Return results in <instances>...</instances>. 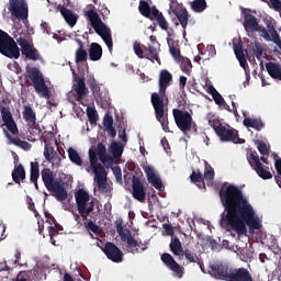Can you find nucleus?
Wrapping results in <instances>:
<instances>
[{
  "label": "nucleus",
  "mask_w": 281,
  "mask_h": 281,
  "mask_svg": "<svg viewBox=\"0 0 281 281\" xmlns=\"http://www.w3.org/2000/svg\"><path fill=\"white\" fill-rule=\"evenodd\" d=\"M220 199L224 207L220 226L226 232H235L237 236H245L249 229H262L260 218L243 190L234 184L224 183L220 189Z\"/></svg>",
  "instance_id": "1"
},
{
  "label": "nucleus",
  "mask_w": 281,
  "mask_h": 281,
  "mask_svg": "<svg viewBox=\"0 0 281 281\" xmlns=\"http://www.w3.org/2000/svg\"><path fill=\"white\" fill-rule=\"evenodd\" d=\"M172 82V74L170 71L162 69L159 74V93L153 92L150 97L151 105L154 106L156 120L161 124L162 131L165 133H170V127H168V97H166V91Z\"/></svg>",
  "instance_id": "2"
},
{
  "label": "nucleus",
  "mask_w": 281,
  "mask_h": 281,
  "mask_svg": "<svg viewBox=\"0 0 281 281\" xmlns=\"http://www.w3.org/2000/svg\"><path fill=\"white\" fill-rule=\"evenodd\" d=\"M0 113L2 116L3 124L2 131L3 135L9 139V144L13 146H18V148H22V150H30L32 148V144L26 140H22L19 137H13L12 135H19V126L12 116V112H10V108L5 105L0 106ZM5 126V128H3Z\"/></svg>",
  "instance_id": "3"
},
{
  "label": "nucleus",
  "mask_w": 281,
  "mask_h": 281,
  "mask_svg": "<svg viewBox=\"0 0 281 281\" xmlns=\"http://www.w3.org/2000/svg\"><path fill=\"white\" fill-rule=\"evenodd\" d=\"M209 126H212L213 131L220 137L221 142H233V144H245V139L238 136V132L235 128H227L221 120L212 112L205 116Z\"/></svg>",
  "instance_id": "4"
},
{
  "label": "nucleus",
  "mask_w": 281,
  "mask_h": 281,
  "mask_svg": "<svg viewBox=\"0 0 281 281\" xmlns=\"http://www.w3.org/2000/svg\"><path fill=\"white\" fill-rule=\"evenodd\" d=\"M42 181L48 192H52V196H55L57 201H67V189H65V182L61 179L56 178L54 171L49 168H44L41 171Z\"/></svg>",
  "instance_id": "5"
},
{
  "label": "nucleus",
  "mask_w": 281,
  "mask_h": 281,
  "mask_svg": "<svg viewBox=\"0 0 281 281\" xmlns=\"http://www.w3.org/2000/svg\"><path fill=\"white\" fill-rule=\"evenodd\" d=\"M122 223V220H117L115 222V227L122 243L126 244L127 251L133 255L146 251V249H148V243L135 239L133 233H131L130 229L124 228Z\"/></svg>",
  "instance_id": "6"
},
{
  "label": "nucleus",
  "mask_w": 281,
  "mask_h": 281,
  "mask_svg": "<svg viewBox=\"0 0 281 281\" xmlns=\"http://www.w3.org/2000/svg\"><path fill=\"white\" fill-rule=\"evenodd\" d=\"M75 201L79 214L74 213L75 221L80 222V216L83 221L95 210V202L91 200V195L85 189H79L75 192Z\"/></svg>",
  "instance_id": "7"
},
{
  "label": "nucleus",
  "mask_w": 281,
  "mask_h": 281,
  "mask_svg": "<svg viewBox=\"0 0 281 281\" xmlns=\"http://www.w3.org/2000/svg\"><path fill=\"white\" fill-rule=\"evenodd\" d=\"M86 16L90 21L91 27H93L94 32L101 36L102 41L105 43L109 52L113 50V37L111 36V29L102 22L100 15L94 10H88L86 12Z\"/></svg>",
  "instance_id": "8"
},
{
  "label": "nucleus",
  "mask_w": 281,
  "mask_h": 281,
  "mask_svg": "<svg viewBox=\"0 0 281 281\" xmlns=\"http://www.w3.org/2000/svg\"><path fill=\"white\" fill-rule=\"evenodd\" d=\"M90 168L94 175V183L100 192H108L109 183L106 180V169L98 162L95 149H89Z\"/></svg>",
  "instance_id": "9"
},
{
  "label": "nucleus",
  "mask_w": 281,
  "mask_h": 281,
  "mask_svg": "<svg viewBox=\"0 0 281 281\" xmlns=\"http://www.w3.org/2000/svg\"><path fill=\"white\" fill-rule=\"evenodd\" d=\"M24 77L26 80L32 82L34 90L37 93H41L42 98H45L46 100L52 98V94L49 93V87H47V83L45 82V76H43L41 69L37 67H27L26 75Z\"/></svg>",
  "instance_id": "10"
},
{
  "label": "nucleus",
  "mask_w": 281,
  "mask_h": 281,
  "mask_svg": "<svg viewBox=\"0 0 281 281\" xmlns=\"http://www.w3.org/2000/svg\"><path fill=\"white\" fill-rule=\"evenodd\" d=\"M9 12L18 21H27L30 18V7L27 0H9Z\"/></svg>",
  "instance_id": "11"
},
{
  "label": "nucleus",
  "mask_w": 281,
  "mask_h": 281,
  "mask_svg": "<svg viewBox=\"0 0 281 281\" xmlns=\"http://www.w3.org/2000/svg\"><path fill=\"white\" fill-rule=\"evenodd\" d=\"M172 115L176 125L178 126L179 131H181V133L186 134L189 133V131H192V124H194V121L192 120V114L190 112L173 109Z\"/></svg>",
  "instance_id": "12"
},
{
  "label": "nucleus",
  "mask_w": 281,
  "mask_h": 281,
  "mask_svg": "<svg viewBox=\"0 0 281 281\" xmlns=\"http://www.w3.org/2000/svg\"><path fill=\"white\" fill-rule=\"evenodd\" d=\"M247 161L249 166L257 172L258 177L260 179L267 180V179H273V175L270 173L269 167H263L262 162H260V156H258L257 151H250L247 155Z\"/></svg>",
  "instance_id": "13"
},
{
  "label": "nucleus",
  "mask_w": 281,
  "mask_h": 281,
  "mask_svg": "<svg viewBox=\"0 0 281 281\" xmlns=\"http://www.w3.org/2000/svg\"><path fill=\"white\" fill-rule=\"evenodd\" d=\"M134 53L138 58H146L147 60H151V63H155V60L160 64L159 54L157 53V47L154 45H142L138 42H135L133 45Z\"/></svg>",
  "instance_id": "14"
},
{
  "label": "nucleus",
  "mask_w": 281,
  "mask_h": 281,
  "mask_svg": "<svg viewBox=\"0 0 281 281\" xmlns=\"http://www.w3.org/2000/svg\"><path fill=\"white\" fill-rule=\"evenodd\" d=\"M16 43L20 45L21 52L23 56H25L26 60H41V53L34 47V45L30 44L27 40L19 37L16 38Z\"/></svg>",
  "instance_id": "15"
},
{
  "label": "nucleus",
  "mask_w": 281,
  "mask_h": 281,
  "mask_svg": "<svg viewBox=\"0 0 281 281\" xmlns=\"http://www.w3.org/2000/svg\"><path fill=\"white\" fill-rule=\"evenodd\" d=\"M103 254L106 256L108 260L112 262L120 263L124 260V252L113 243L106 241L103 249Z\"/></svg>",
  "instance_id": "16"
},
{
  "label": "nucleus",
  "mask_w": 281,
  "mask_h": 281,
  "mask_svg": "<svg viewBox=\"0 0 281 281\" xmlns=\"http://www.w3.org/2000/svg\"><path fill=\"white\" fill-rule=\"evenodd\" d=\"M210 274L215 278V280H225L231 281L232 276L234 274V270L229 269V267L224 265H213L210 267Z\"/></svg>",
  "instance_id": "17"
},
{
  "label": "nucleus",
  "mask_w": 281,
  "mask_h": 281,
  "mask_svg": "<svg viewBox=\"0 0 281 281\" xmlns=\"http://www.w3.org/2000/svg\"><path fill=\"white\" fill-rule=\"evenodd\" d=\"M132 190V195L136 201H139V203L146 202L147 189L146 187H144V182H142V179H139V177L133 176Z\"/></svg>",
  "instance_id": "18"
},
{
  "label": "nucleus",
  "mask_w": 281,
  "mask_h": 281,
  "mask_svg": "<svg viewBox=\"0 0 281 281\" xmlns=\"http://www.w3.org/2000/svg\"><path fill=\"white\" fill-rule=\"evenodd\" d=\"M0 54L14 60L21 58V49H19V44H16L13 37L0 48Z\"/></svg>",
  "instance_id": "19"
},
{
  "label": "nucleus",
  "mask_w": 281,
  "mask_h": 281,
  "mask_svg": "<svg viewBox=\"0 0 281 281\" xmlns=\"http://www.w3.org/2000/svg\"><path fill=\"white\" fill-rule=\"evenodd\" d=\"M161 261L164 265L167 266L170 271L177 276V278H183V274L186 273V268L181 267L177 261H175V258H172V255L165 252L161 255Z\"/></svg>",
  "instance_id": "20"
},
{
  "label": "nucleus",
  "mask_w": 281,
  "mask_h": 281,
  "mask_svg": "<svg viewBox=\"0 0 281 281\" xmlns=\"http://www.w3.org/2000/svg\"><path fill=\"white\" fill-rule=\"evenodd\" d=\"M75 82L72 86V91H75L77 95V101L85 99V95L89 94V88H87V83L85 82V78L77 77L75 78Z\"/></svg>",
  "instance_id": "21"
},
{
  "label": "nucleus",
  "mask_w": 281,
  "mask_h": 281,
  "mask_svg": "<svg viewBox=\"0 0 281 281\" xmlns=\"http://www.w3.org/2000/svg\"><path fill=\"white\" fill-rule=\"evenodd\" d=\"M57 10L60 12L61 16L70 27H74L76 23H78V14L74 13L71 10L60 4L57 7Z\"/></svg>",
  "instance_id": "22"
},
{
  "label": "nucleus",
  "mask_w": 281,
  "mask_h": 281,
  "mask_svg": "<svg viewBox=\"0 0 281 281\" xmlns=\"http://www.w3.org/2000/svg\"><path fill=\"white\" fill-rule=\"evenodd\" d=\"M244 27L246 32H258L260 24L255 15L247 13L244 15Z\"/></svg>",
  "instance_id": "23"
},
{
  "label": "nucleus",
  "mask_w": 281,
  "mask_h": 281,
  "mask_svg": "<svg viewBox=\"0 0 281 281\" xmlns=\"http://www.w3.org/2000/svg\"><path fill=\"white\" fill-rule=\"evenodd\" d=\"M266 69L270 78L281 81V65L280 63L268 61L266 63Z\"/></svg>",
  "instance_id": "24"
},
{
  "label": "nucleus",
  "mask_w": 281,
  "mask_h": 281,
  "mask_svg": "<svg viewBox=\"0 0 281 281\" xmlns=\"http://www.w3.org/2000/svg\"><path fill=\"white\" fill-rule=\"evenodd\" d=\"M147 175V181L153 186V188H156V190H161L164 188V182L155 173V170L153 168L146 169Z\"/></svg>",
  "instance_id": "25"
},
{
  "label": "nucleus",
  "mask_w": 281,
  "mask_h": 281,
  "mask_svg": "<svg viewBox=\"0 0 281 281\" xmlns=\"http://www.w3.org/2000/svg\"><path fill=\"white\" fill-rule=\"evenodd\" d=\"M173 12L182 30H186V27H188V21H190V13L188 12V9H186L184 7H180L176 9Z\"/></svg>",
  "instance_id": "26"
},
{
  "label": "nucleus",
  "mask_w": 281,
  "mask_h": 281,
  "mask_svg": "<svg viewBox=\"0 0 281 281\" xmlns=\"http://www.w3.org/2000/svg\"><path fill=\"white\" fill-rule=\"evenodd\" d=\"M233 45L235 56L239 61L240 67H243V69H247L248 65L247 58L245 57V50H243V42L239 41L238 43H234Z\"/></svg>",
  "instance_id": "27"
},
{
  "label": "nucleus",
  "mask_w": 281,
  "mask_h": 281,
  "mask_svg": "<svg viewBox=\"0 0 281 281\" xmlns=\"http://www.w3.org/2000/svg\"><path fill=\"white\" fill-rule=\"evenodd\" d=\"M89 60L98 63L102 58V46L98 43H91L88 49Z\"/></svg>",
  "instance_id": "28"
},
{
  "label": "nucleus",
  "mask_w": 281,
  "mask_h": 281,
  "mask_svg": "<svg viewBox=\"0 0 281 281\" xmlns=\"http://www.w3.org/2000/svg\"><path fill=\"white\" fill-rule=\"evenodd\" d=\"M23 120L26 122L27 126L36 125V112L30 105H24V110L22 112Z\"/></svg>",
  "instance_id": "29"
},
{
  "label": "nucleus",
  "mask_w": 281,
  "mask_h": 281,
  "mask_svg": "<svg viewBox=\"0 0 281 281\" xmlns=\"http://www.w3.org/2000/svg\"><path fill=\"white\" fill-rule=\"evenodd\" d=\"M207 93H210V95H212V98H213L215 104H217V106H224V109L229 111V106L227 105V102H225V99L223 98V95H221L216 91V88H214V86L209 87Z\"/></svg>",
  "instance_id": "30"
},
{
  "label": "nucleus",
  "mask_w": 281,
  "mask_h": 281,
  "mask_svg": "<svg viewBox=\"0 0 281 281\" xmlns=\"http://www.w3.org/2000/svg\"><path fill=\"white\" fill-rule=\"evenodd\" d=\"M170 251L172 252L173 256H178L179 260L183 258V246L181 245V240L179 237H175L171 239V243L169 245Z\"/></svg>",
  "instance_id": "31"
},
{
  "label": "nucleus",
  "mask_w": 281,
  "mask_h": 281,
  "mask_svg": "<svg viewBox=\"0 0 281 281\" xmlns=\"http://www.w3.org/2000/svg\"><path fill=\"white\" fill-rule=\"evenodd\" d=\"M45 271H47V268H45L43 266V263L35 265V267L31 271L33 280H35V281L46 280L47 279V273H45Z\"/></svg>",
  "instance_id": "32"
},
{
  "label": "nucleus",
  "mask_w": 281,
  "mask_h": 281,
  "mask_svg": "<svg viewBox=\"0 0 281 281\" xmlns=\"http://www.w3.org/2000/svg\"><path fill=\"white\" fill-rule=\"evenodd\" d=\"M29 133L31 137V142H36V139H42L45 142V137L43 136V131H41V126L35 123V125H27Z\"/></svg>",
  "instance_id": "33"
},
{
  "label": "nucleus",
  "mask_w": 281,
  "mask_h": 281,
  "mask_svg": "<svg viewBox=\"0 0 281 281\" xmlns=\"http://www.w3.org/2000/svg\"><path fill=\"white\" fill-rule=\"evenodd\" d=\"M244 126H247V128H255V131H262V128H265V123H262V120L260 119L246 117L244 119Z\"/></svg>",
  "instance_id": "34"
},
{
  "label": "nucleus",
  "mask_w": 281,
  "mask_h": 281,
  "mask_svg": "<svg viewBox=\"0 0 281 281\" xmlns=\"http://www.w3.org/2000/svg\"><path fill=\"white\" fill-rule=\"evenodd\" d=\"M176 63H179L180 69L183 74L190 76L192 71V61L190 60V58L182 56L178 60H176Z\"/></svg>",
  "instance_id": "35"
},
{
  "label": "nucleus",
  "mask_w": 281,
  "mask_h": 281,
  "mask_svg": "<svg viewBox=\"0 0 281 281\" xmlns=\"http://www.w3.org/2000/svg\"><path fill=\"white\" fill-rule=\"evenodd\" d=\"M14 183L21 186V181L25 180V168L23 165H19L11 173Z\"/></svg>",
  "instance_id": "36"
},
{
  "label": "nucleus",
  "mask_w": 281,
  "mask_h": 281,
  "mask_svg": "<svg viewBox=\"0 0 281 281\" xmlns=\"http://www.w3.org/2000/svg\"><path fill=\"white\" fill-rule=\"evenodd\" d=\"M154 21L157 20V23L161 30H168V21L164 16V13L159 12L155 7L153 8Z\"/></svg>",
  "instance_id": "37"
},
{
  "label": "nucleus",
  "mask_w": 281,
  "mask_h": 281,
  "mask_svg": "<svg viewBox=\"0 0 281 281\" xmlns=\"http://www.w3.org/2000/svg\"><path fill=\"white\" fill-rule=\"evenodd\" d=\"M138 10L143 16L146 19H149L150 21H154V14H153V9L150 10V4L146 1H140L138 5Z\"/></svg>",
  "instance_id": "38"
},
{
  "label": "nucleus",
  "mask_w": 281,
  "mask_h": 281,
  "mask_svg": "<svg viewBox=\"0 0 281 281\" xmlns=\"http://www.w3.org/2000/svg\"><path fill=\"white\" fill-rule=\"evenodd\" d=\"M110 151L113 159H122V154L124 153V146L117 142H112L110 145Z\"/></svg>",
  "instance_id": "39"
},
{
  "label": "nucleus",
  "mask_w": 281,
  "mask_h": 281,
  "mask_svg": "<svg viewBox=\"0 0 281 281\" xmlns=\"http://www.w3.org/2000/svg\"><path fill=\"white\" fill-rule=\"evenodd\" d=\"M68 157L72 164H76V166H82V158L80 157V154L74 148L68 149Z\"/></svg>",
  "instance_id": "40"
},
{
  "label": "nucleus",
  "mask_w": 281,
  "mask_h": 281,
  "mask_svg": "<svg viewBox=\"0 0 281 281\" xmlns=\"http://www.w3.org/2000/svg\"><path fill=\"white\" fill-rule=\"evenodd\" d=\"M183 256L187 258L189 262L201 265V259L199 258V256H196L194 251L187 248L183 250Z\"/></svg>",
  "instance_id": "41"
},
{
  "label": "nucleus",
  "mask_w": 281,
  "mask_h": 281,
  "mask_svg": "<svg viewBox=\"0 0 281 281\" xmlns=\"http://www.w3.org/2000/svg\"><path fill=\"white\" fill-rule=\"evenodd\" d=\"M87 85L90 88V91L93 95H99L100 93V85H98V81L94 77H91L87 80Z\"/></svg>",
  "instance_id": "42"
},
{
  "label": "nucleus",
  "mask_w": 281,
  "mask_h": 281,
  "mask_svg": "<svg viewBox=\"0 0 281 281\" xmlns=\"http://www.w3.org/2000/svg\"><path fill=\"white\" fill-rule=\"evenodd\" d=\"M89 59V53L87 49H77L75 53V61L76 63H87Z\"/></svg>",
  "instance_id": "43"
},
{
  "label": "nucleus",
  "mask_w": 281,
  "mask_h": 281,
  "mask_svg": "<svg viewBox=\"0 0 281 281\" xmlns=\"http://www.w3.org/2000/svg\"><path fill=\"white\" fill-rule=\"evenodd\" d=\"M169 52L175 60L181 58V49L179 48V44L177 42H172L169 44Z\"/></svg>",
  "instance_id": "44"
},
{
  "label": "nucleus",
  "mask_w": 281,
  "mask_h": 281,
  "mask_svg": "<svg viewBox=\"0 0 281 281\" xmlns=\"http://www.w3.org/2000/svg\"><path fill=\"white\" fill-rule=\"evenodd\" d=\"M190 179L192 183H203V186H205L203 173H201L199 169L192 171Z\"/></svg>",
  "instance_id": "45"
},
{
  "label": "nucleus",
  "mask_w": 281,
  "mask_h": 281,
  "mask_svg": "<svg viewBox=\"0 0 281 281\" xmlns=\"http://www.w3.org/2000/svg\"><path fill=\"white\" fill-rule=\"evenodd\" d=\"M205 8H207V3L205 2V0H194L192 3V9L194 10V12H203Z\"/></svg>",
  "instance_id": "46"
},
{
  "label": "nucleus",
  "mask_w": 281,
  "mask_h": 281,
  "mask_svg": "<svg viewBox=\"0 0 281 281\" xmlns=\"http://www.w3.org/2000/svg\"><path fill=\"white\" fill-rule=\"evenodd\" d=\"M257 60H262V54H265V46L260 43H255V48L252 49Z\"/></svg>",
  "instance_id": "47"
},
{
  "label": "nucleus",
  "mask_w": 281,
  "mask_h": 281,
  "mask_svg": "<svg viewBox=\"0 0 281 281\" xmlns=\"http://www.w3.org/2000/svg\"><path fill=\"white\" fill-rule=\"evenodd\" d=\"M87 115L90 124H95V122L99 120L98 111H95V109L88 108Z\"/></svg>",
  "instance_id": "48"
},
{
  "label": "nucleus",
  "mask_w": 281,
  "mask_h": 281,
  "mask_svg": "<svg viewBox=\"0 0 281 281\" xmlns=\"http://www.w3.org/2000/svg\"><path fill=\"white\" fill-rule=\"evenodd\" d=\"M52 155H54V147L45 144L44 157H45L46 161H52V159H54V156H52Z\"/></svg>",
  "instance_id": "49"
},
{
  "label": "nucleus",
  "mask_w": 281,
  "mask_h": 281,
  "mask_svg": "<svg viewBox=\"0 0 281 281\" xmlns=\"http://www.w3.org/2000/svg\"><path fill=\"white\" fill-rule=\"evenodd\" d=\"M257 148H258L260 155L269 156V148L267 147V143H265L262 140H258Z\"/></svg>",
  "instance_id": "50"
},
{
  "label": "nucleus",
  "mask_w": 281,
  "mask_h": 281,
  "mask_svg": "<svg viewBox=\"0 0 281 281\" xmlns=\"http://www.w3.org/2000/svg\"><path fill=\"white\" fill-rule=\"evenodd\" d=\"M99 159L103 166H113V157L109 156L108 154L99 157Z\"/></svg>",
  "instance_id": "51"
},
{
  "label": "nucleus",
  "mask_w": 281,
  "mask_h": 281,
  "mask_svg": "<svg viewBox=\"0 0 281 281\" xmlns=\"http://www.w3.org/2000/svg\"><path fill=\"white\" fill-rule=\"evenodd\" d=\"M87 229H90L93 234H100V226L93 223V221H89L86 225Z\"/></svg>",
  "instance_id": "52"
},
{
  "label": "nucleus",
  "mask_w": 281,
  "mask_h": 281,
  "mask_svg": "<svg viewBox=\"0 0 281 281\" xmlns=\"http://www.w3.org/2000/svg\"><path fill=\"white\" fill-rule=\"evenodd\" d=\"M44 214H45L46 223H48V225H55V227H58V222H56V218H54V215H52L47 211H45Z\"/></svg>",
  "instance_id": "53"
},
{
  "label": "nucleus",
  "mask_w": 281,
  "mask_h": 281,
  "mask_svg": "<svg viewBox=\"0 0 281 281\" xmlns=\"http://www.w3.org/2000/svg\"><path fill=\"white\" fill-rule=\"evenodd\" d=\"M15 281H32V279H30V273L27 271H21L16 276Z\"/></svg>",
  "instance_id": "54"
},
{
  "label": "nucleus",
  "mask_w": 281,
  "mask_h": 281,
  "mask_svg": "<svg viewBox=\"0 0 281 281\" xmlns=\"http://www.w3.org/2000/svg\"><path fill=\"white\" fill-rule=\"evenodd\" d=\"M103 126L105 128H111L113 126V116L106 114L104 117H103Z\"/></svg>",
  "instance_id": "55"
},
{
  "label": "nucleus",
  "mask_w": 281,
  "mask_h": 281,
  "mask_svg": "<svg viewBox=\"0 0 281 281\" xmlns=\"http://www.w3.org/2000/svg\"><path fill=\"white\" fill-rule=\"evenodd\" d=\"M97 155H99V158L106 155V146L103 143H98Z\"/></svg>",
  "instance_id": "56"
},
{
  "label": "nucleus",
  "mask_w": 281,
  "mask_h": 281,
  "mask_svg": "<svg viewBox=\"0 0 281 281\" xmlns=\"http://www.w3.org/2000/svg\"><path fill=\"white\" fill-rule=\"evenodd\" d=\"M48 234L50 236L52 245L56 246V239H54V236H58V231L56 228H54L53 226H49Z\"/></svg>",
  "instance_id": "57"
},
{
  "label": "nucleus",
  "mask_w": 281,
  "mask_h": 281,
  "mask_svg": "<svg viewBox=\"0 0 281 281\" xmlns=\"http://www.w3.org/2000/svg\"><path fill=\"white\" fill-rule=\"evenodd\" d=\"M162 228L165 229L166 236H173L175 235V227L170 224H162Z\"/></svg>",
  "instance_id": "58"
},
{
  "label": "nucleus",
  "mask_w": 281,
  "mask_h": 281,
  "mask_svg": "<svg viewBox=\"0 0 281 281\" xmlns=\"http://www.w3.org/2000/svg\"><path fill=\"white\" fill-rule=\"evenodd\" d=\"M268 27V32L269 34H271L272 38H276V36H279L280 34H278V31L276 30V26H273L272 23L267 24Z\"/></svg>",
  "instance_id": "59"
},
{
  "label": "nucleus",
  "mask_w": 281,
  "mask_h": 281,
  "mask_svg": "<svg viewBox=\"0 0 281 281\" xmlns=\"http://www.w3.org/2000/svg\"><path fill=\"white\" fill-rule=\"evenodd\" d=\"M203 179L206 181H212L214 179V169H209L204 172Z\"/></svg>",
  "instance_id": "60"
},
{
  "label": "nucleus",
  "mask_w": 281,
  "mask_h": 281,
  "mask_svg": "<svg viewBox=\"0 0 281 281\" xmlns=\"http://www.w3.org/2000/svg\"><path fill=\"white\" fill-rule=\"evenodd\" d=\"M31 172L41 173L38 161L31 162Z\"/></svg>",
  "instance_id": "61"
},
{
  "label": "nucleus",
  "mask_w": 281,
  "mask_h": 281,
  "mask_svg": "<svg viewBox=\"0 0 281 281\" xmlns=\"http://www.w3.org/2000/svg\"><path fill=\"white\" fill-rule=\"evenodd\" d=\"M41 27H42L44 34H48V36L52 34V31H50V29H49V23L43 22V23L41 24Z\"/></svg>",
  "instance_id": "62"
},
{
  "label": "nucleus",
  "mask_w": 281,
  "mask_h": 281,
  "mask_svg": "<svg viewBox=\"0 0 281 281\" xmlns=\"http://www.w3.org/2000/svg\"><path fill=\"white\" fill-rule=\"evenodd\" d=\"M186 85H188V77L180 76L179 87L180 89H186Z\"/></svg>",
  "instance_id": "63"
},
{
  "label": "nucleus",
  "mask_w": 281,
  "mask_h": 281,
  "mask_svg": "<svg viewBox=\"0 0 281 281\" xmlns=\"http://www.w3.org/2000/svg\"><path fill=\"white\" fill-rule=\"evenodd\" d=\"M274 10H281V1L280 0H269Z\"/></svg>",
  "instance_id": "64"
}]
</instances>
